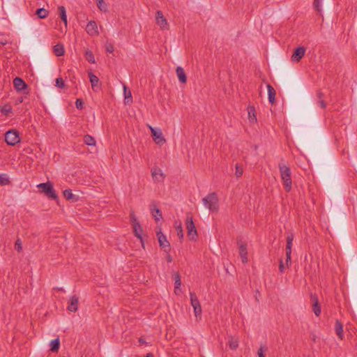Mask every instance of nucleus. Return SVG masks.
I'll return each instance as SVG.
<instances>
[{"label": "nucleus", "instance_id": "obj_23", "mask_svg": "<svg viewBox=\"0 0 357 357\" xmlns=\"http://www.w3.org/2000/svg\"><path fill=\"white\" fill-rule=\"evenodd\" d=\"M123 95L126 104H130L132 102L131 91L128 89L126 85H123Z\"/></svg>", "mask_w": 357, "mask_h": 357}, {"label": "nucleus", "instance_id": "obj_13", "mask_svg": "<svg viewBox=\"0 0 357 357\" xmlns=\"http://www.w3.org/2000/svg\"><path fill=\"white\" fill-rule=\"evenodd\" d=\"M239 255L243 263L248 261V251L247 246L243 243H238Z\"/></svg>", "mask_w": 357, "mask_h": 357}, {"label": "nucleus", "instance_id": "obj_46", "mask_svg": "<svg viewBox=\"0 0 357 357\" xmlns=\"http://www.w3.org/2000/svg\"><path fill=\"white\" fill-rule=\"evenodd\" d=\"M181 285V280H176L175 284H174V288L176 289V290H180V287Z\"/></svg>", "mask_w": 357, "mask_h": 357}, {"label": "nucleus", "instance_id": "obj_22", "mask_svg": "<svg viewBox=\"0 0 357 357\" xmlns=\"http://www.w3.org/2000/svg\"><path fill=\"white\" fill-rule=\"evenodd\" d=\"M133 227H134V231H135V236L140 240L142 247L144 248V241H143V238L142 236V229L139 223H138V222L135 223Z\"/></svg>", "mask_w": 357, "mask_h": 357}, {"label": "nucleus", "instance_id": "obj_48", "mask_svg": "<svg viewBox=\"0 0 357 357\" xmlns=\"http://www.w3.org/2000/svg\"><path fill=\"white\" fill-rule=\"evenodd\" d=\"M279 269L281 273H282L284 269V265L282 260L280 261Z\"/></svg>", "mask_w": 357, "mask_h": 357}, {"label": "nucleus", "instance_id": "obj_8", "mask_svg": "<svg viewBox=\"0 0 357 357\" xmlns=\"http://www.w3.org/2000/svg\"><path fill=\"white\" fill-rule=\"evenodd\" d=\"M156 235L161 248L163 249L165 252H168L169 251L170 244L167 241V237L163 234L161 229L156 232Z\"/></svg>", "mask_w": 357, "mask_h": 357}, {"label": "nucleus", "instance_id": "obj_25", "mask_svg": "<svg viewBox=\"0 0 357 357\" xmlns=\"http://www.w3.org/2000/svg\"><path fill=\"white\" fill-rule=\"evenodd\" d=\"M50 351H51L56 352L59 350V346H60L59 339V338H56L54 340H52L50 342Z\"/></svg>", "mask_w": 357, "mask_h": 357}, {"label": "nucleus", "instance_id": "obj_9", "mask_svg": "<svg viewBox=\"0 0 357 357\" xmlns=\"http://www.w3.org/2000/svg\"><path fill=\"white\" fill-rule=\"evenodd\" d=\"M151 176L154 182L160 183L165 179V174L162 169L158 167H154L151 169Z\"/></svg>", "mask_w": 357, "mask_h": 357}, {"label": "nucleus", "instance_id": "obj_43", "mask_svg": "<svg viewBox=\"0 0 357 357\" xmlns=\"http://www.w3.org/2000/svg\"><path fill=\"white\" fill-rule=\"evenodd\" d=\"M266 349L265 347L261 346L257 351V355L259 357H265L264 352L266 351Z\"/></svg>", "mask_w": 357, "mask_h": 357}, {"label": "nucleus", "instance_id": "obj_1", "mask_svg": "<svg viewBox=\"0 0 357 357\" xmlns=\"http://www.w3.org/2000/svg\"><path fill=\"white\" fill-rule=\"evenodd\" d=\"M278 167L284 188L287 191L289 192L291 189L292 184L290 169L288 166L282 162H280Z\"/></svg>", "mask_w": 357, "mask_h": 357}, {"label": "nucleus", "instance_id": "obj_33", "mask_svg": "<svg viewBox=\"0 0 357 357\" xmlns=\"http://www.w3.org/2000/svg\"><path fill=\"white\" fill-rule=\"evenodd\" d=\"M85 58L88 61V62H89L91 63H96L94 55H93V52L91 51H90V50L86 51V52H85Z\"/></svg>", "mask_w": 357, "mask_h": 357}, {"label": "nucleus", "instance_id": "obj_31", "mask_svg": "<svg viewBox=\"0 0 357 357\" xmlns=\"http://www.w3.org/2000/svg\"><path fill=\"white\" fill-rule=\"evenodd\" d=\"M48 10H47L46 9L43 8H38L37 10H36V15H38V17L40 18V19H45L47 17L48 15Z\"/></svg>", "mask_w": 357, "mask_h": 357}, {"label": "nucleus", "instance_id": "obj_32", "mask_svg": "<svg viewBox=\"0 0 357 357\" xmlns=\"http://www.w3.org/2000/svg\"><path fill=\"white\" fill-rule=\"evenodd\" d=\"M63 194L66 199L76 201L75 195L70 190H65Z\"/></svg>", "mask_w": 357, "mask_h": 357}, {"label": "nucleus", "instance_id": "obj_2", "mask_svg": "<svg viewBox=\"0 0 357 357\" xmlns=\"http://www.w3.org/2000/svg\"><path fill=\"white\" fill-rule=\"evenodd\" d=\"M202 202L205 207L211 211H217L218 210V198L215 192L210 193L203 198Z\"/></svg>", "mask_w": 357, "mask_h": 357}, {"label": "nucleus", "instance_id": "obj_53", "mask_svg": "<svg viewBox=\"0 0 357 357\" xmlns=\"http://www.w3.org/2000/svg\"><path fill=\"white\" fill-rule=\"evenodd\" d=\"M139 342H141V343H144V341L142 338H140V339L139 340Z\"/></svg>", "mask_w": 357, "mask_h": 357}, {"label": "nucleus", "instance_id": "obj_52", "mask_svg": "<svg viewBox=\"0 0 357 357\" xmlns=\"http://www.w3.org/2000/svg\"><path fill=\"white\" fill-rule=\"evenodd\" d=\"M167 261H168L169 262L172 261V258H171V257H170V256H169V257H168Z\"/></svg>", "mask_w": 357, "mask_h": 357}, {"label": "nucleus", "instance_id": "obj_38", "mask_svg": "<svg viewBox=\"0 0 357 357\" xmlns=\"http://www.w3.org/2000/svg\"><path fill=\"white\" fill-rule=\"evenodd\" d=\"M15 249L18 252H20L22 250V243L20 238H17L15 243Z\"/></svg>", "mask_w": 357, "mask_h": 357}, {"label": "nucleus", "instance_id": "obj_35", "mask_svg": "<svg viewBox=\"0 0 357 357\" xmlns=\"http://www.w3.org/2000/svg\"><path fill=\"white\" fill-rule=\"evenodd\" d=\"M323 0H314L313 3L314 8L316 11L320 13L321 11Z\"/></svg>", "mask_w": 357, "mask_h": 357}, {"label": "nucleus", "instance_id": "obj_20", "mask_svg": "<svg viewBox=\"0 0 357 357\" xmlns=\"http://www.w3.org/2000/svg\"><path fill=\"white\" fill-rule=\"evenodd\" d=\"M176 75L180 82L185 83L187 77L183 68L181 66H178L176 69Z\"/></svg>", "mask_w": 357, "mask_h": 357}, {"label": "nucleus", "instance_id": "obj_18", "mask_svg": "<svg viewBox=\"0 0 357 357\" xmlns=\"http://www.w3.org/2000/svg\"><path fill=\"white\" fill-rule=\"evenodd\" d=\"M266 87L268 90V101L273 105L275 102V90L271 84H267Z\"/></svg>", "mask_w": 357, "mask_h": 357}, {"label": "nucleus", "instance_id": "obj_36", "mask_svg": "<svg viewBox=\"0 0 357 357\" xmlns=\"http://www.w3.org/2000/svg\"><path fill=\"white\" fill-rule=\"evenodd\" d=\"M293 241H294V234L292 233H289L287 236L286 247L292 248Z\"/></svg>", "mask_w": 357, "mask_h": 357}, {"label": "nucleus", "instance_id": "obj_7", "mask_svg": "<svg viewBox=\"0 0 357 357\" xmlns=\"http://www.w3.org/2000/svg\"><path fill=\"white\" fill-rule=\"evenodd\" d=\"M150 130L151 132V136L153 140L157 144H162L166 142V139L163 137L162 132L160 129L155 128L152 126H149Z\"/></svg>", "mask_w": 357, "mask_h": 357}, {"label": "nucleus", "instance_id": "obj_50", "mask_svg": "<svg viewBox=\"0 0 357 357\" xmlns=\"http://www.w3.org/2000/svg\"><path fill=\"white\" fill-rule=\"evenodd\" d=\"M174 292H175V294H177V295H178V294H180V292H181V289H180V290H176V288H174Z\"/></svg>", "mask_w": 357, "mask_h": 357}, {"label": "nucleus", "instance_id": "obj_19", "mask_svg": "<svg viewBox=\"0 0 357 357\" xmlns=\"http://www.w3.org/2000/svg\"><path fill=\"white\" fill-rule=\"evenodd\" d=\"M335 331L338 337L340 340H343L344 337V331H343V325L339 321L336 320L335 324Z\"/></svg>", "mask_w": 357, "mask_h": 357}, {"label": "nucleus", "instance_id": "obj_30", "mask_svg": "<svg viewBox=\"0 0 357 357\" xmlns=\"http://www.w3.org/2000/svg\"><path fill=\"white\" fill-rule=\"evenodd\" d=\"M84 142L88 145V146H95L96 145V140L95 139L89 135H86L84 137Z\"/></svg>", "mask_w": 357, "mask_h": 357}, {"label": "nucleus", "instance_id": "obj_4", "mask_svg": "<svg viewBox=\"0 0 357 357\" xmlns=\"http://www.w3.org/2000/svg\"><path fill=\"white\" fill-rule=\"evenodd\" d=\"M5 141L10 146H15L20 142L18 131L16 130H10L5 134Z\"/></svg>", "mask_w": 357, "mask_h": 357}, {"label": "nucleus", "instance_id": "obj_6", "mask_svg": "<svg viewBox=\"0 0 357 357\" xmlns=\"http://www.w3.org/2000/svg\"><path fill=\"white\" fill-rule=\"evenodd\" d=\"M190 296L191 305L193 307L195 315L196 318L198 319V317H199L201 316L202 312L200 303H199L196 294L194 292H190Z\"/></svg>", "mask_w": 357, "mask_h": 357}, {"label": "nucleus", "instance_id": "obj_27", "mask_svg": "<svg viewBox=\"0 0 357 357\" xmlns=\"http://www.w3.org/2000/svg\"><path fill=\"white\" fill-rule=\"evenodd\" d=\"M229 346L232 350H235L238 347V339L234 337H230L229 339Z\"/></svg>", "mask_w": 357, "mask_h": 357}, {"label": "nucleus", "instance_id": "obj_24", "mask_svg": "<svg viewBox=\"0 0 357 357\" xmlns=\"http://www.w3.org/2000/svg\"><path fill=\"white\" fill-rule=\"evenodd\" d=\"M248 119L251 123H255L257 121V116L255 109L253 106H249L248 107Z\"/></svg>", "mask_w": 357, "mask_h": 357}, {"label": "nucleus", "instance_id": "obj_14", "mask_svg": "<svg viewBox=\"0 0 357 357\" xmlns=\"http://www.w3.org/2000/svg\"><path fill=\"white\" fill-rule=\"evenodd\" d=\"M89 77L90 82L91 84L92 89L94 91H96L98 89H100V80L99 78L93 75L91 72L89 73Z\"/></svg>", "mask_w": 357, "mask_h": 357}, {"label": "nucleus", "instance_id": "obj_29", "mask_svg": "<svg viewBox=\"0 0 357 357\" xmlns=\"http://www.w3.org/2000/svg\"><path fill=\"white\" fill-rule=\"evenodd\" d=\"M54 52L57 56H63L64 54L63 46L61 44H57L54 46Z\"/></svg>", "mask_w": 357, "mask_h": 357}, {"label": "nucleus", "instance_id": "obj_3", "mask_svg": "<svg viewBox=\"0 0 357 357\" xmlns=\"http://www.w3.org/2000/svg\"><path fill=\"white\" fill-rule=\"evenodd\" d=\"M37 187L40 189L41 192L45 193L48 198L54 199L57 197V195L51 183H42L38 184Z\"/></svg>", "mask_w": 357, "mask_h": 357}, {"label": "nucleus", "instance_id": "obj_49", "mask_svg": "<svg viewBox=\"0 0 357 357\" xmlns=\"http://www.w3.org/2000/svg\"><path fill=\"white\" fill-rule=\"evenodd\" d=\"M174 278L175 280H181L179 274L178 273H174Z\"/></svg>", "mask_w": 357, "mask_h": 357}, {"label": "nucleus", "instance_id": "obj_41", "mask_svg": "<svg viewBox=\"0 0 357 357\" xmlns=\"http://www.w3.org/2000/svg\"><path fill=\"white\" fill-rule=\"evenodd\" d=\"M313 311L316 316H319L321 313V307L318 305V303L316 302L313 305Z\"/></svg>", "mask_w": 357, "mask_h": 357}, {"label": "nucleus", "instance_id": "obj_47", "mask_svg": "<svg viewBox=\"0 0 357 357\" xmlns=\"http://www.w3.org/2000/svg\"><path fill=\"white\" fill-rule=\"evenodd\" d=\"M8 180L5 178L4 174H0V183L4 184L7 183Z\"/></svg>", "mask_w": 357, "mask_h": 357}, {"label": "nucleus", "instance_id": "obj_42", "mask_svg": "<svg viewBox=\"0 0 357 357\" xmlns=\"http://www.w3.org/2000/svg\"><path fill=\"white\" fill-rule=\"evenodd\" d=\"M243 171L242 167L238 164L236 165V176L240 177L243 175Z\"/></svg>", "mask_w": 357, "mask_h": 357}, {"label": "nucleus", "instance_id": "obj_44", "mask_svg": "<svg viewBox=\"0 0 357 357\" xmlns=\"http://www.w3.org/2000/svg\"><path fill=\"white\" fill-rule=\"evenodd\" d=\"M75 105L77 109H82L83 102L81 99H77Z\"/></svg>", "mask_w": 357, "mask_h": 357}, {"label": "nucleus", "instance_id": "obj_34", "mask_svg": "<svg viewBox=\"0 0 357 357\" xmlns=\"http://www.w3.org/2000/svg\"><path fill=\"white\" fill-rule=\"evenodd\" d=\"M291 248L286 247L285 254H286V264L289 266L291 264Z\"/></svg>", "mask_w": 357, "mask_h": 357}, {"label": "nucleus", "instance_id": "obj_51", "mask_svg": "<svg viewBox=\"0 0 357 357\" xmlns=\"http://www.w3.org/2000/svg\"><path fill=\"white\" fill-rule=\"evenodd\" d=\"M146 357H153V355L150 353L147 354Z\"/></svg>", "mask_w": 357, "mask_h": 357}, {"label": "nucleus", "instance_id": "obj_45", "mask_svg": "<svg viewBox=\"0 0 357 357\" xmlns=\"http://www.w3.org/2000/svg\"><path fill=\"white\" fill-rule=\"evenodd\" d=\"M106 51L107 52L112 53L114 51V47L112 44H107L105 47Z\"/></svg>", "mask_w": 357, "mask_h": 357}, {"label": "nucleus", "instance_id": "obj_10", "mask_svg": "<svg viewBox=\"0 0 357 357\" xmlns=\"http://www.w3.org/2000/svg\"><path fill=\"white\" fill-rule=\"evenodd\" d=\"M86 33L91 36H97L99 35L98 28L95 21H89L86 26Z\"/></svg>", "mask_w": 357, "mask_h": 357}, {"label": "nucleus", "instance_id": "obj_28", "mask_svg": "<svg viewBox=\"0 0 357 357\" xmlns=\"http://www.w3.org/2000/svg\"><path fill=\"white\" fill-rule=\"evenodd\" d=\"M96 3L98 9L104 13L107 12L108 7L107 4L105 2L104 0H96Z\"/></svg>", "mask_w": 357, "mask_h": 357}, {"label": "nucleus", "instance_id": "obj_5", "mask_svg": "<svg viewBox=\"0 0 357 357\" xmlns=\"http://www.w3.org/2000/svg\"><path fill=\"white\" fill-rule=\"evenodd\" d=\"M186 229L190 240L195 241L197 237V231L192 220V216L188 215L186 218Z\"/></svg>", "mask_w": 357, "mask_h": 357}, {"label": "nucleus", "instance_id": "obj_26", "mask_svg": "<svg viewBox=\"0 0 357 357\" xmlns=\"http://www.w3.org/2000/svg\"><path fill=\"white\" fill-rule=\"evenodd\" d=\"M174 225H175V229L177 232V236L179 237V238L183 239V231L182 229L181 222L176 221Z\"/></svg>", "mask_w": 357, "mask_h": 357}, {"label": "nucleus", "instance_id": "obj_16", "mask_svg": "<svg viewBox=\"0 0 357 357\" xmlns=\"http://www.w3.org/2000/svg\"><path fill=\"white\" fill-rule=\"evenodd\" d=\"M150 210L156 222L162 220V212L155 204L151 205Z\"/></svg>", "mask_w": 357, "mask_h": 357}, {"label": "nucleus", "instance_id": "obj_39", "mask_svg": "<svg viewBox=\"0 0 357 357\" xmlns=\"http://www.w3.org/2000/svg\"><path fill=\"white\" fill-rule=\"evenodd\" d=\"M55 86L59 88H63L65 86L63 79L61 77L56 78L55 80Z\"/></svg>", "mask_w": 357, "mask_h": 357}, {"label": "nucleus", "instance_id": "obj_15", "mask_svg": "<svg viewBox=\"0 0 357 357\" xmlns=\"http://www.w3.org/2000/svg\"><path fill=\"white\" fill-rule=\"evenodd\" d=\"M13 85L16 91H21L27 87V84L20 77H15L13 79Z\"/></svg>", "mask_w": 357, "mask_h": 357}, {"label": "nucleus", "instance_id": "obj_37", "mask_svg": "<svg viewBox=\"0 0 357 357\" xmlns=\"http://www.w3.org/2000/svg\"><path fill=\"white\" fill-rule=\"evenodd\" d=\"M3 115L8 116L12 113V107L10 105H4L1 109Z\"/></svg>", "mask_w": 357, "mask_h": 357}, {"label": "nucleus", "instance_id": "obj_12", "mask_svg": "<svg viewBox=\"0 0 357 357\" xmlns=\"http://www.w3.org/2000/svg\"><path fill=\"white\" fill-rule=\"evenodd\" d=\"M79 298L77 296H71L69 298L67 309L70 312H75L78 309Z\"/></svg>", "mask_w": 357, "mask_h": 357}, {"label": "nucleus", "instance_id": "obj_11", "mask_svg": "<svg viewBox=\"0 0 357 357\" xmlns=\"http://www.w3.org/2000/svg\"><path fill=\"white\" fill-rule=\"evenodd\" d=\"M305 53L304 47H297L291 55V61L293 62H299Z\"/></svg>", "mask_w": 357, "mask_h": 357}, {"label": "nucleus", "instance_id": "obj_17", "mask_svg": "<svg viewBox=\"0 0 357 357\" xmlns=\"http://www.w3.org/2000/svg\"><path fill=\"white\" fill-rule=\"evenodd\" d=\"M156 22L162 28L165 29L167 27V22L164 17L161 11H158L156 14Z\"/></svg>", "mask_w": 357, "mask_h": 357}, {"label": "nucleus", "instance_id": "obj_21", "mask_svg": "<svg viewBox=\"0 0 357 357\" xmlns=\"http://www.w3.org/2000/svg\"><path fill=\"white\" fill-rule=\"evenodd\" d=\"M58 10H59V15L66 28L68 26V20H67L66 8L64 6H60L58 7Z\"/></svg>", "mask_w": 357, "mask_h": 357}, {"label": "nucleus", "instance_id": "obj_40", "mask_svg": "<svg viewBox=\"0 0 357 357\" xmlns=\"http://www.w3.org/2000/svg\"><path fill=\"white\" fill-rule=\"evenodd\" d=\"M317 97L319 98V104L321 108L326 107V103L324 102V100L322 99V93L319 92L317 93Z\"/></svg>", "mask_w": 357, "mask_h": 357}]
</instances>
